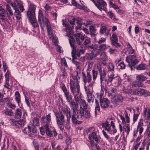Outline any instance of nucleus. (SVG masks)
I'll use <instances>...</instances> for the list:
<instances>
[{
    "instance_id": "9",
    "label": "nucleus",
    "mask_w": 150,
    "mask_h": 150,
    "mask_svg": "<svg viewBox=\"0 0 150 150\" xmlns=\"http://www.w3.org/2000/svg\"><path fill=\"white\" fill-rule=\"evenodd\" d=\"M94 4L100 11L103 10L105 12L107 11V9L106 7L107 3L103 0H97Z\"/></svg>"
},
{
    "instance_id": "18",
    "label": "nucleus",
    "mask_w": 150,
    "mask_h": 150,
    "mask_svg": "<svg viewBox=\"0 0 150 150\" xmlns=\"http://www.w3.org/2000/svg\"><path fill=\"white\" fill-rule=\"evenodd\" d=\"M110 30L107 29V27L105 25H102L101 26L100 30V33L101 35H103L105 33V36H108L109 34Z\"/></svg>"
},
{
    "instance_id": "63",
    "label": "nucleus",
    "mask_w": 150,
    "mask_h": 150,
    "mask_svg": "<svg viewBox=\"0 0 150 150\" xmlns=\"http://www.w3.org/2000/svg\"><path fill=\"white\" fill-rule=\"evenodd\" d=\"M102 132L104 136L106 138V139L109 140L110 139L109 136L104 130H103Z\"/></svg>"
},
{
    "instance_id": "38",
    "label": "nucleus",
    "mask_w": 150,
    "mask_h": 150,
    "mask_svg": "<svg viewBox=\"0 0 150 150\" xmlns=\"http://www.w3.org/2000/svg\"><path fill=\"white\" fill-rule=\"evenodd\" d=\"M81 101H80L81 103V106H82L83 108H82L83 109H86L88 108V105L87 104L85 101L84 100H82V99H81Z\"/></svg>"
},
{
    "instance_id": "27",
    "label": "nucleus",
    "mask_w": 150,
    "mask_h": 150,
    "mask_svg": "<svg viewBox=\"0 0 150 150\" xmlns=\"http://www.w3.org/2000/svg\"><path fill=\"white\" fill-rule=\"evenodd\" d=\"M136 78L137 81H139L142 82L145 81L147 79V78L142 74L137 75Z\"/></svg>"
},
{
    "instance_id": "46",
    "label": "nucleus",
    "mask_w": 150,
    "mask_h": 150,
    "mask_svg": "<svg viewBox=\"0 0 150 150\" xmlns=\"http://www.w3.org/2000/svg\"><path fill=\"white\" fill-rule=\"evenodd\" d=\"M112 39L111 40V42H112V41L114 42L118 41V39L116 34L115 33H113L112 35Z\"/></svg>"
},
{
    "instance_id": "3",
    "label": "nucleus",
    "mask_w": 150,
    "mask_h": 150,
    "mask_svg": "<svg viewBox=\"0 0 150 150\" xmlns=\"http://www.w3.org/2000/svg\"><path fill=\"white\" fill-rule=\"evenodd\" d=\"M35 7L34 5L30 4L29 6L27 12V17L30 22L34 28L39 27L37 21L35 17Z\"/></svg>"
},
{
    "instance_id": "39",
    "label": "nucleus",
    "mask_w": 150,
    "mask_h": 150,
    "mask_svg": "<svg viewBox=\"0 0 150 150\" xmlns=\"http://www.w3.org/2000/svg\"><path fill=\"white\" fill-rule=\"evenodd\" d=\"M14 10L15 11V15L16 16V18L17 19L19 20L21 17V13L20 12L18 8Z\"/></svg>"
},
{
    "instance_id": "7",
    "label": "nucleus",
    "mask_w": 150,
    "mask_h": 150,
    "mask_svg": "<svg viewBox=\"0 0 150 150\" xmlns=\"http://www.w3.org/2000/svg\"><path fill=\"white\" fill-rule=\"evenodd\" d=\"M23 133L26 134H29L30 137H34L37 135V129L35 127L29 125L27 127L24 128Z\"/></svg>"
},
{
    "instance_id": "33",
    "label": "nucleus",
    "mask_w": 150,
    "mask_h": 150,
    "mask_svg": "<svg viewBox=\"0 0 150 150\" xmlns=\"http://www.w3.org/2000/svg\"><path fill=\"white\" fill-rule=\"evenodd\" d=\"M110 47V46L105 44H101L98 47V48L100 50L103 51L106 50L109 48Z\"/></svg>"
},
{
    "instance_id": "10",
    "label": "nucleus",
    "mask_w": 150,
    "mask_h": 150,
    "mask_svg": "<svg viewBox=\"0 0 150 150\" xmlns=\"http://www.w3.org/2000/svg\"><path fill=\"white\" fill-rule=\"evenodd\" d=\"M62 24L63 26L65 27V29L63 30L66 31L67 32V34L66 36L68 37L69 38L71 36L72 30L74 28V26L70 25L69 24L65 22L64 20L62 21Z\"/></svg>"
},
{
    "instance_id": "29",
    "label": "nucleus",
    "mask_w": 150,
    "mask_h": 150,
    "mask_svg": "<svg viewBox=\"0 0 150 150\" xmlns=\"http://www.w3.org/2000/svg\"><path fill=\"white\" fill-rule=\"evenodd\" d=\"M6 9L7 11V14L8 17L10 18L13 15V13L9 5L7 4L6 5Z\"/></svg>"
},
{
    "instance_id": "58",
    "label": "nucleus",
    "mask_w": 150,
    "mask_h": 150,
    "mask_svg": "<svg viewBox=\"0 0 150 150\" xmlns=\"http://www.w3.org/2000/svg\"><path fill=\"white\" fill-rule=\"evenodd\" d=\"M33 143L35 150H39V145L35 140L33 141Z\"/></svg>"
},
{
    "instance_id": "44",
    "label": "nucleus",
    "mask_w": 150,
    "mask_h": 150,
    "mask_svg": "<svg viewBox=\"0 0 150 150\" xmlns=\"http://www.w3.org/2000/svg\"><path fill=\"white\" fill-rule=\"evenodd\" d=\"M95 128L94 127H91L86 130L85 131V133L86 132L87 134H88L89 132L93 133L95 132Z\"/></svg>"
},
{
    "instance_id": "25",
    "label": "nucleus",
    "mask_w": 150,
    "mask_h": 150,
    "mask_svg": "<svg viewBox=\"0 0 150 150\" xmlns=\"http://www.w3.org/2000/svg\"><path fill=\"white\" fill-rule=\"evenodd\" d=\"M112 98V101L115 103L120 101L122 99V96L119 95H115Z\"/></svg>"
},
{
    "instance_id": "64",
    "label": "nucleus",
    "mask_w": 150,
    "mask_h": 150,
    "mask_svg": "<svg viewBox=\"0 0 150 150\" xmlns=\"http://www.w3.org/2000/svg\"><path fill=\"white\" fill-rule=\"evenodd\" d=\"M81 34L80 33H77L75 34L74 35L75 39H79L80 37L81 36Z\"/></svg>"
},
{
    "instance_id": "59",
    "label": "nucleus",
    "mask_w": 150,
    "mask_h": 150,
    "mask_svg": "<svg viewBox=\"0 0 150 150\" xmlns=\"http://www.w3.org/2000/svg\"><path fill=\"white\" fill-rule=\"evenodd\" d=\"M107 15L109 16V17L111 18L115 17V15L112 11H110L108 12L107 13Z\"/></svg>"
},
{
    "instance_id": "11",
    "label": "nucleus",
    "mask_w": 150,
    "mask_h": 150,
    "mask_svg": "<svg viewBox=\"0 0 150 150\" xmlns=\"http://www.w3.org/2000/svg\"><path fill=\"white\" fill-rule=\"evenodd\" d=\"M49 125L43 126L47 134L50 137H52L53 136L54 133L55 136H57V133L55 128L54 127H51L49 128Z\"/></svg>"
},
{
    "instance_id": "48",
    "label": "nucleus",
    "mask_w": 150,
    "mask_h": 150,
    "mask_svg": "<svg viewBox=\"0 0 150 150\" xmlns=\"http://www.w3.org/2000/svg\"><path fill=\"white\" fill-rule=\"evenodd\" d=\"M106 40V38H104L103 37L101 38L97 41V43L99 44H101L102 43L105 42Z\"/></svg>"
},
{
    "instance_id": "28",
    "label": "nucleus",
    "mask_w": 150,
    "mask_h": 150,
    "mask_svg": "<svg viewBox=\"0 0 150 150\" xmlns=\"http://www.w3.org/2000/svg\"><path fill=\"white\" fill-rule=\"evenodd\" d=\"M89 28V31L91 37H94L97 35V33H96V29L94 26H90Z\"/></svg>"
},
{
    "instance_id": "49",
    "label": "nucleus",
    "mask_w": 150,
    "mask_h": 150,
    "mask_svg": "<svg viewBox=\"0 0 150 150\" xmlns=\"http://www.w3.org/2000/svg\"><path fill=\"white\" fill-rule=\"evenodd\" d=\"M143 93V95L145 97H147L150 96V92L148 91L145 90L144 89V91Z\"/></svg>"
},
{
    "instance_id": "61",
    "label": "nucleus",
    "mask_w": 150,
    "mask_h": 150,
    "mask_svg": "<svg viewBox=\"0 0 150 150\" xmlns=\"http://www.w3.org/2000/svg\"><path fill=\"white\" fill-rule=\"evenodd\" d=\"M139 114H134L133 117V121L134 122H136L138 118Z\"/></svg>"
},
{
    "instance_id": "50",
    "label": "nucleus",
    "mask_w": 150,
    "mask_h": 150,
    "mask_svg": "<svg viewBox=\"0 0 150 150\" xmlns=\"http://www.w3.org/2000/svg\"><path fill=\"white\" fill-rule=\"evenodd\" d=\"M61 64L63 65H64V66L65 67H67V65L66 61L64 58H62L61 59Z\"/></svg>"
},
{
    "instance_id": "52",
    "label": "nucleus",
    "mask_w": 150,
    "mask_h": 150,
    "mask_svg": "<svg viewBox=\"0 0 150 150\" xmlns=\"http://www.w3.org/2000/svg\"><path fill=\"white\" fill-rule=\"evenodd\" d=\"M4 112L5 114L8 115H11L13 114L11 110H4Z\"/></svg>"
},
{
    "instance_id": "45",
    "label": "nucleus",
    "mask_w": 150,
    "mask_h": 150,
    "mask_svg": "<svg viewBox=\"0 0 150 150\" xmlns=\"http://www.w3.org/2000/svg\"><path fill=\"white\" fill-rule=\"evenodd\" d=\"M108 51L110 54H115L118 52V51L117 49L111 48H109Z\"/></svg>"
},
{
    "instance_id": "20",
    "label": "nucleus",
    "mask_w": 150,
    "mask_h": 150,
    "mask_svg": "<svg viewBox=\"0 0 150 150\" xmlns=\"http://www.w3.org/2000/svg\"><path fill=\"white\" fill-rule=\"evenodd\" d=\"M76 23L78 25L76 27L77 29H81L82 25L84 24V23L83 22V20L81 18L78 17L76 19Z\"/></svg>"
},
{
    "instance_id": "32",
    "label": "nucleus",
    "mask_w": 150,
    "mask_h": 150,
    "mask_svg": "<svg viewBox=\"0 0 150 150\" xmlns=\"http://www.w3.org/2000/svg\"><path fill=\"white\" fill-rule=\"evenodd\" d=\"M95 103L96 106L95 107V115L96 116L98 114V113L97 111H98L99 112L100 111V108L99 102L98 100L96 99L95 100Z\"/></svg>"
},
{
    "instance_id": "22",
    "label": "nucleus",
    "mask_w": 150,
    "mask_h": 150,
    "mask_svg": "<svg viewBox=\"0 0 150 150\" xmlns=\"http://www.w3.org/2000/svg\"><path fill=\"white\" fill-rule=\"evenodd\" d=\"M102 127L104 128L105 130L109 132L111 130V127L109 124L108 121L106 120L105 122L102 124Z\"/></svg>"
},
{
    "instance_id": "30",
    "label": "nucleus",
    "mask_w": 150,
    "mask_h": 150,
    "mask_svg": "<svg viewBox=\"0 0 150 150\" xmlns=\"http://www.w3.org/2000/svg\"><path fill=\"white\" fill-rule=\"evenodd\" d=\"M144 84L142 82L137 81L133 82L132 83V86L135 87H143L144 86Z\"/></svg>"
},
{
    "instance_id": "1",
    "label": "nucleus",
    "mask_w": 150,
    "mask_h": 150,
    "mask_svg": "<svg viewBox=\"0 0 150 150\" xmlns=\"http://www.w3.org/2000/svg\"><path fill=\"white\" fill-rule=\"evenodd\" d=\"M79 96L78 101H76L74 99L75 102L73 100L68 103L71 109L73 110L71 120L72 122L75 124H80L82 122L81 121L78 120L79 118L78 113L79 109L78 108ZM54 114L57 124L61 131H64V127L67 129H70V119L71 115V110L69 108L67 107L65 108H62V110L59 109L58 111L55 112Z\"/></svg>"
},
{
    "instance_id": "6",
    "label": "nucleus",
    "mask_w": 150,
    "mask_h": 150,
    "mask_svg": "<svg viewBox=\"0 0 150 150\" xmlns=\"http://www.w3.org/2000/svg\"><path fill=\"white\" fill-rule=\"evenodd\" d=\"M126 61L129 64L127 66L130 67L131 71L133 70V67L139 62L138 60L136 58V56L134 55L127 56L126 58Z\"/></svg>"
},
{
    "instance_id": "23",
    "label": "nucleus",
    "mask_w": 150,
    "mask_h": 150,
    "mask_svg": "<svg viewBox=\"0 0 150 150\" xmlns=\"http://www.w3.org/2000/svg\"><path fill=\"white\" fill-rule=\"evenodd\" d=\"M21 4L20 1L17 0H14L13 3H11V6L13 8L14 10L18 8V6Z\"/></svg>"
},
{
    "instance_id": "57",
    "label": "nucleus",
    "mask_w": 150,
    "mask_h": 150,
    "mask_svg": "<svg viewBox=\"0 0 150 150\" xmlns=\"http://www.w3.org/2000/svg\"><path fill=\"white\" fill-rule=\"evenodd\" d=\"M119 66L120 67V69H123L125 67V65L123 62H120L119 64Z\"/></svg>"
},
{
    "instance_id": "24",
    "label": "nucleus",
    "mask_w": 150,
    "mask_h": 150,
    "mask_svg": "<svg viewBox=\"0 0 150 150\" xmlns=\"http://www.w3.org/2000/svg\"><path fill=\"white\" fill-rule=\"evenodd\" d=\"M64 96L66 97L67 102L68 103L72 100V96L70 93L68 91L64 93Z\"/></svg>"
},
{
    "instance_id": "12",
    "label": "nucleus",
    "mask_w": 150,
    "mask_h": 150,
    "mask_svg": "<svg viewBox=\"0 0 150 150\" xmlns=\"http://www.w3.org/2000/svg\"><path fill=\"white\" fill-rule=\"evenodd\" d=\"M51 113L46 115V116H43L41 118V123L43 126L49 125L51 122Z\"/></svg>"
},
{
    "instance_id": "35",
    "label": "nucleus",
    "mask_w": 150,
    "mask_h": 150,
    "mask_svg": "<svg viewBox=\"0 0 150 150\" xmlns=\"http://www.w3.org/2000/svg\"><path fill=\"white\" fill-rule=\"evenodd\" d=\"M146 66L145 64H140L137 65L136 68L137 70H144L146 68Z\"/></svg>"
},
{
    "instance_id": "5",
    "label": "nucleus",
    "mask_w": 150,
    "mask_h": 150,
    "mask_svg": "<svg viewBox=\"0 0 150 150\" xmlns=\"http://www.w3.org/2000/svg\"><path fill=\"white\" fill-rule=\"evenodd\" d=\"M38 21L41 28H43L45 25H46L48 31L50 27L49 21L47 18L44 17L42 11L40 10L38 11Z\"/></svg>"
},
{
    "instance_id": "43",
    "label": "nucleus",
    "mask_w": 150,
    "mask_h": 150,
    "mask_svg": "<svg viewBox=\"0 0 150 150\" xmlns=\"http://www.w3.org/2000/svg\"><path fill=\"white\" fill-rule=\"evenodd\" d=\"M60 87L64 93L68 91L67 90L65 84L62 82H61L60 83Z\"/></svg>"
},
{
    "instance_id": "47",
    "label": "nucleus",
    "mask_w": 150,
    "mask_h": 150,
    "mask_svg": "<svg viewBox=\"0 0 150 150\" xmlns=\"http://www.w3.org/2000/svg\"><path fill=\"white\" fill-rule=\"evenodd\" d=\"M117 41L114 42L112 41V42H111V44L112 46H115L116 48L120 47L121 45L119 43L117 42Z\"/></svg>"
},
{
    "instance_id": "26",
    "label": "nucleus",
    "mask_w": 150,
    "mask_h": 150,
    "mask_svg": "<svg viewBox=\"0 0 150 150\" xmlns=\"http://www.w3.org/2000/svg\"><path fill=\"white\" fill-rule=\"evenodd\" d=\"M69 44H70V40H71V39H74V41H75V42H74V46H75V44L76 43L77 44V45L79 46H80V47H81V48H83V45L82 44H81V41H80V39H76V40H75V39L73 37L71 36L69 38Z\"/></svg>"
},
{
    "instance_id": "2",
    "label": "nucleus",
    "mask_w": 150,
    "mask_h": 150,
    "mask_svg": "<svg viewBox=\"0 0 150 150\" xmlns=\"http://www.w3.org/2000/svg\"><path fill=\"white\" fill-rule=\"evenodd\" d=\"M80 73L78 74V76L76 75L72 76L73 79L70 80V88L71 93L73 94L76 101L78 100V96H79L80 86L79 82L78 81V77L80 79L79 76Z\"/></svg>"
},
{
    "instance_id": "62",
    "label": "nucleus",
    "mask_w": 150,
    "mask_h": 150,
    "mask_svg": "<svg viewBox=\"0 0 150 150\" xmlns=\"http://www.w3.org/2000/svg\"><path fill=\"white\" fill-rule=\"evenodd\" d=\"M61 74L62 76H63L64 77L67 75V73L65 72V69H62L61 70Z\"/></svg>"
},
{
    "instance_id": "8",
    "label": "nucleus",
    "mask_w": 150,
    "mask_h": 150,
    "mask_svg": "<svg viewBox=\"0 0 150 150\" xmlns=\"http://www.w3.org/2000/svg\"><path fill=\"white\" fill-rule=\"evenodd\" d=\"M79 113L80 117L79 119H81L82 117H85L86 118H89L91 116L90 111V109L87 108L86 109H83L82 108L81 106L79 109L78 113Z\"/></svg>"
},
{
    "instance_id": "16",
    "label": "nucleus",
    "mask_w": 150,
    "mask_h": 150,
    "mask_svg": "<svg viewBox=\"0 0 150 150\" xmlns=\"http://www.w3.org/2000/svg\"><path fill=\"white\" fill-rule=\"evenodd\" d=\"M100 103L101 107L103 108L108 107L110 104L109 100L106 98H100Z\"/></svg>"
},
{
    "instance_id": "56",
    "label": "nucleus",
    "mask_w": 150,
    "mask_h": 150,
    "mask_svg": "<svg viewBox=\"0 0 150 150\" xmlns=\"http://www.w3.org/2000/svg\"><path fill=\"white\" fill-rule=\"evenodd\" d=\"M116 91V90L115 89L111 88L110 89V93L111 95L113 96L115 95V92Z\"/></svg>"
},
{
    "instance_id": "14",
    "label": "nucleus",
    "mask_w": 150,
    "mask_h": 150,
    "mask_svg": "<svg viewBox=\"0 0 150 150\" xmlns=\"http://www.w3.org/2000/svg\"><path fill=\"white\" fill-rule=\"evenodd\" d=\"M88 138L91 140H94L96 142L98 143L100 141V135L97 134L95 132L91 133L89 134Z\"/></svg>"
},
{
    "instance_id": "54",
    "label": "nucleus",
    "mask_w": 150,
    "mask_h": 150,
    "mask_svg": "<svg viewBox=\"0 0 150 150\" xmlns=\"http://www.w3.org/2000/svg\"><path fill=\"white\" fill-rule=\"evenodd\" d=\"M91 42V40L90 38L86 37L84 41V44L85 45H86Z\"/></svg>"
},
{
    "instance_id": "17",
    "label": "nucleus",
    "mask_w": 150,
    "mask_h": 150,
    "mask_svg": "<svg viewBox=\"0 0 150 150\" xmlns=\"http://www.w3.org/2000/svg\"><path fill=\"white\" fill-rule=\"evenodd\" d=\"M115 79V75L113 73L108 74V78L105 79V84L108 85L111 83L113 80Z\"/></svg>"
},
{
    "instance_id": "36",
    "label": "nucleus",
    "mask_w": 150,
    "mask_h": 150,
    "mask_svg": "<svg viewBox=\"0 0 150 150\" xmlns=\"http://www.w3.org/2000/svg\"><path fill=\"white\" fill-rule=\"evenodd\" d=\"M6 12L5 10L2 8L0 11V19L3 20H4L6 19V17L4 15L5 14Z\"/></svg>"
},
{
    "instance_id": "34",
    "label": "nucleus",
    "mask_w": 150,
    "mask_h": 150,
    "mask_svg": "<svg viewBox=\"0 0 150 150\" xmlns=\"http://www.w3.org/2000/svg\"><path fill=\"white\" fill-rule=\"evenodd\" d=\"M21 110L20 109H18L15 112L14 117L16 119H19L21 117Z\"/></svg>"
},
{
    "instance_id": "53",
    "label": "nucleus",
    "mask_w": 150,
    "mask_h": 150,
    "mask_svg": "<svg viewBox=\"0 0 150 150\" xmlns=\"http://www.w3.org/2000/svg\"><path fill=\"white\" fill-rule=\"evenodd\" d=\"M92 72L93 79L94 80H95L97 77L98 74L97 72L95 70H93Z\"/></svg>"
},
{
    "instance_id": "51",
    "label": "nucleus",
    "mask_w": 150,
    "mask_h": 150,
    "mask_svg": "<svg viewBox=\"0 0 150 150\" xmlns=\"http://www.w3.org/2000/svg\"><path fill=\"white\" fill-rule=\"evenodd\" d=\"M114 66L113 64L109 63L108 64V68L109 71H113Z\"/></svg>"
},
{
    "instance_id": "15",
    "label": "nucleus",
    "mask_w": 150,
    "mask_h": 150,
    "mask_svg": "<svg viewBox=\"0 0 150 150\" xmlns=\"http://www.w3.org/2000/svg\"><path fill=\"white\" fill-rule=\"evenodd\" d=\"M82 78L83 79V82L85 84L84 86L87 83H89L91 80V76L90 73L87 72L86 75L84 73L82 72Z\"/></svg>"
},
{
    "instance_id": "21",
    "label": "nucleus",
    "mask_w": 150,
    "mask_h": 150,
    "mask_svg": "<svg viewBox=\"0 0 150 150\" xmlns=\"http://www.w3.org/2000/svg\"><path fill=\"white\" fill-rule=\"evenodd\" d=\"M74 59H76L75 58H72V62L74 64H75L76 66L77 75L78 76V74H79L80 73L81 70L79 67L80 66L81 64L79 62L75 61L74 60Z\"/></svg>"
},
{
    "instance_id": "41",
    "label": "nucleus",
    "mask_w": 150,
    "mask_h": 150,
    "mask_svg": "<svg viewBox=\"0 0 150 150\" xmlns=\"http://www.w3.org/2000/svg\"><path fill=\"white\" fill-rule=\"evenodd\" d=\"M39 119L37 117L34 118L33 120V124L32 125H30V126H33L35 127V126H37L39 125Z\"/></svg>"
},
{
    "instance_id": "4",
    "label": "nucleus",
    "mask_w": 150,
    "mask_h": 150,
    "mask_svg": "<svg viewBox=\"0 0 150 150\" xmlns=\"http://www.w3.org/2000/svg\"><path fill=\"white\" fill-rule=\"evenodd\" d=\"M70 45L72 48L71 55L72 58L77 59V57H79L81 54H83L85 52V50L83 49H80L79 51L77 50L76 46H74V42H75L74 39L70 40Z\"/></svg>"
},
{
    "instance_id": "19",
    "label": "nucleus",
    "mask_w": 150,
    "mask_h": 150,
    "mask_svg": "<svg viewBox=\"0 0 150 150\" xmlns=\"http://www.w3.org/2000/svg\"><path fill=\"white\" fill-rule=\"evenodd\" d=\"M132 86L131 85H128L124 87L123 89V91L126 93H130L132 92Z\"/></svg>"
},
{
    "instance_id": "55",
    "label": "nucleus",
    "mask_w": 150,
    "mask_h": 150,
    "mask_svg": "<svg viewBox=\"0 0 150 150\" xmlns=\"http://www.w3.org/2000/svg\"><path fill=\"white\" fill-rule=\"evenodd\" d=\"M10 123L12 126L17 125V121L13 119H11L9 120Z\"/></svg>"
},
{
    "instance_id": "37",
    "label": "nucleus",
    "mask_w": 150,
    "mask_h": 150,
    "mask_svg": "<svg viewBox=\"0 0 150 150\" xmlns=\"http://www.w3.org/2000/svg\"><path fill=\"white\" fill-rule=\"evenodd\" d=\"M15 100L17 103L19 105L20 102V98L21 97L20 94L18 91H16L15 94Z\"/></svg>"
},
{
    "instance_id": "40",
    "label": "nucleus",
    "mask_w": 150,
    "mask_h": 150,
    "mask_svg": "<svg viewBox=\"0 0 150 150\" xmlns=\"http://www.w3.org/2000/svg\"><path fill=\"white\" fill-rule=\"evenodd\" d=\"M101 59L103 61H106L107 60V56L105 52H103L100 55Z\"/></svg>"
},
{
    "instance_id": "42",
    "label": "nucleus",
    "mask_w": 150,
    "mask_h": 150,
    "mask_svg": "<svg viewBox=\"0 0 150 150\" xmlns=\"http://www.w3.org/2000/svg\"><path fill=\"white\" fill-rule=\"evenodd\" d=\"M17 125L19 128L21 127L24 125V121L23 120H20L17 121Z\"/></svg>"
},
{
    "instance_id": "13",
    "label": "nucleus",
    "mask_w": 150,
    "mask_h": 150,
    "mask_svg": "<svg viewBox=\"0 0 150 150\" xmlns=\"http://www.w3.org/2000/svg\"><path fill=\"white\" fill-rule=\"evenodd\" d=\"M84 88L87 94V98L88 103H93L94 101V97L93 95L89 88H88L86 86H84Z\"/></svg>"
},
{
    "instance_id": "60",
    "label": "nucleus",
    "mask_w": 150,
    "mask_h": 150,
    "mask_svg": "<svg viewBox=\"0 0 150 150\" xmlns=\"http://www.w3.org/2000/svg\"><path fill=\"white\" fill-rule=\"evenodd\" d=\"M100 147L97 144H96L92 147V150H99Z\"/></svg>"
},
{
    "instance_id": "31",
    "label": "nucleus",
    "mask_w": 150,
    "mask_h": 150,
    "mask_svg": "<svg viewBox=\"0 0 150 150\" xmlns=\"http://www.w3.org/2000/svg\"><path fill=\"white\" fill-rule=\"evenodd\" d=\"M5 84L4 85V87L7 89H11L12 87L11 86H10L9 83H8V75L7 76V73H6L5 74Z\"/></svg>"
}]
</instances>
